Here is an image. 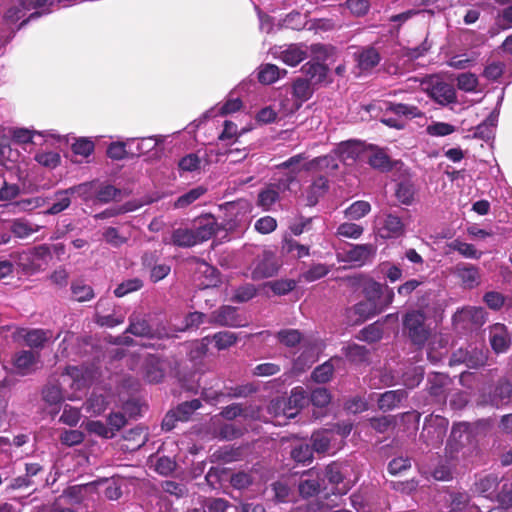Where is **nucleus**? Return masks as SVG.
Segmentation results:
<instances>
[{
  "mask_svg": "<svg viewBox=\"0 0 512 512\" xmlns=\"http://www.w3.org/2000/svg\"><path fill=\"white\" fill-rule=\"evenodd\" d=\"M403 332L411 344L423 348L432 336V329L427 324V316L422 310H410L403 316Z\"/></svg>",
  "mask_w": 512,
  "mask_h": 512,
  "instance_id": "f257e3e1",
  "label": "nucleus"
},
{
  "mask_svg": "<svg viewBox=\"0 0 512 512\" xmlns=\"http://www.w3.org/2000/svg\"><path fill=\"white\" fill-rule=\"evenodd\" d=\"M448 425V419L440 415L431 414L425 417L419 440L427 446H440L446 436Z\"/></svg>",
  "mask_w": 512,
  "mask_h": 512,
  "instance_id": "f03ea898",
  "label": "nucleus"
},
{
  "mask_svg": "<svg viewBox=\"0 0 512 512\" xmlns=\"http://www.w3.org/2000/svg\"><path fill=\"white\" fill-rule=\"evenodd\" d=\"M125 332L136 337H145L148 339H163L168 337V333L164 327L152 326L146 315L135 312L129 316V325Z\"/></svg>",
  "mask_w": 512,
  "mask_h": 512,
  "instance_id": "7ed1b4c3",
  "label": "nucleus"
},
{
  "mask_svg": "<svg viewBox=\"0 0 512 512\" xmlns=\"http://www.w3.org/2000/svg\"><path fill=\"white\" fill-rule=\"evenodd\" d=\"M482 402L500 408L507 405L512 398V381L508 378H499L488 390L481 392Z\"/></svg>",
  "mask_w": 512,
  "mask_h": 512,
  "instance_id": "20e7f679",
  "label": "nucleus"
},
{
  "mask_svg": "<svg viewBox=\"0 0 512 512\" xmlns=\"http://www.w3.org/2000/svg\"><path fill=\"white\" fill-rule=\"evenodd\" d=\"M281 267V261L270 250H264L258 254L253 262L251 277L253 280H261L275 276Z\"/></svg>",
  "mask_w": 512,
  "mask_h": 512,
  "instance_id": "39448f33",
  "label": "nucleus"
},
{
  "mask_svg": "<svg viewBox=\"0 0 512 512\" xmlns=\"http://www.w3.org/2000/svg\"><path fill=\"white\" fill-rule=\"evenodd\" d=\"M365 156L370 167L382 173L390 172L395 168L400 169L403 166L402 161L392 160L383 148L373 144L366 146Z\"/></svg>",
  "mask_w": 512,
  "mask_h": 512,
  "instance_id": "423d86ee",
  "label": "nucleus"
},
{
  "mask_svg": "<svg viewBox=\"0 0 512 512\" xmlns=\"http://www.w3.org/2000/svg\"><path fill=\"white\" fill-rule=\"evenodd\" d=\"M208 323L221 327L244 326L243 319L238 314V309L230 305H223L212 311L209 315Z\"/></svg>",
  "mask_w": 512,
  "mask_h": 512,
  "instance_id": "0eeeda50",
  "label": "nucleus"
},
{
  "mask_svg": "<svg viewBox=\"0 0 512 512\" xmlns=\"http://www.w3.org/2000/svg\"><path fill=\"white\" fill-rule=\"evenodd\" d=\"M322 473L315 468L304 471L298 482V493L301 498L309 499L321 491Z\"/></svg>",
  "mask_w": 512,
  "mask_h": 512,
  "instance_id": "6e6552de",
  "label": "nucleus"
},
{
  "mask_svg": "<svg viewBox=\"0 0 512 512\" xmlns=\"http://www.w3.org/2000/svg\"><path fill=\"white\" fill-rule=\"evenodd\" d=\"M377 246L371 243L351 245L350 249L345 251V260L363 266L375 258Z\"/></svg>",
  "mask_w": 512,
  "mask_h": 512,
  "instance_id": "1a4fd4ad",
  "label": "nucleus"
},
{
  "mask_svg": "<svg viewBox=\"0 0 512 512\" xmlns=\"http://www.w3.org/2000/svg\"><path fill=\"white\" fill-rule=\"evenodd\" d=\"M220 229L216 218L212 214H205L195 221L193 228L197 244L211 239Z\"/></svg>",
  "mask_w": 512,
  "mask_h": 512,
  "instance_id": "9d476101",
  "label": "nucleus"
},
{
  "mask_svg": "<svg viewBox=\"0 0 512 512\" xmlns=\"http://www.w3.org/2000/svg\"><path fill=\"white\" fill-rule=\"evenodd\" d=\"M356 67L361 73H368L374 69L381 61L379 51L373 46H365L359 48L353 54Z\"/></svg>",
  "mask_w": 512,
  "mask_h": 512,
  "instance_id": "9b49d317",
  "label": "nucleus"
},
{
  "mask_svg": "<svg viewBox=\"0 0 512 512\" xmlns=\"http://www.w3.org/2000/svg\"><path fill=\"white\" fill-rule=\"evenodd\" d=\"M489 342L495 353L506 352L511 345V337L507 327L502 323H495L490 326Z\"/></svg>",
  "mask_w": 512,
  "mask_h": 512,
  "instance_id": "f8f14e48",
  "label": "nucleus"
},
{
  "mask_svg": "<svg viewBox=\"0 0 512 512\" xmlns=\"http://www.w3.org/2000/svg\"><path fill=\"white\" fill-rule=\"evenodd\" d=\"M391 293V303L394 300V291L385 284H381L373 279L368 280L363 287V294L366 300L374 304H383L388 294Z\"/></svg>",
  "mask_w": 512,
  "mask_h": 512,
  "instance_id": "ddd939ff",
  "label": "nucleus"
},
{
  "mask_svg": "<svg viewBox=\"0 0 512 512\" xmlns=\"http://www.w3.org/2000/svg\"><path fill=\"white\" fill-rule=\"evenodd\" d=\"M453 274L460 280L461 285L467 289H473L480 284L479 268L469 263H458Z\"/></svg>",
  "mask_w": 512,
  "mask_h": 512,
  "instance_id": "4468645a",
  "label": "nucleus"
},
{
  "mask_svg": "<svg viewBox=\"0 0 512 512\" xmlns=\"http://www.w3.org/2000/svg\"><path fill=\"white\" fill-rule=\"evenodd\" d=\"M391 305V293L387 295L386 300L383 304H374L368 300H363L358 302L353 306L354 313L359 316L358 322H364L367 319H370L381 312H383L386 308Z\"/></svg>",
  "mask_w": 512,
  "mask_h": 512,
  "instance_id": "2eb2a0df",
  "label": "nucleus"
},
{
  "mask_svg": "<svg viewBox=\"0 0 512 512\" xmlns=\"http://www.w3.org/2000/svg\"><path fill=\"white\" fill-rule=\"evenodd\" d=\"M430 97L442 106L457 102L456 90L452 84L436 82L429 89Z\"/></svg>",
  "mask_w": 512,
  "mask_h": 512,
  "instance_id": "dca6fc26",
  "label": "nucleus"
},
{
  "mask_svg": "<svg viewBox=\"0 0 512 512\" xmlns=\"http://www.w3.org/2000/svg\"><path fill=\"white\" fill-rule=\"evenodd\" d=\"M328 190L329 181L327 177L323 175L316 177L305 191V205L308 207L315 206Z\"/></svg>",
  "mask_w": 512,
  "mask_h": 512,
  "instance_id": "f3484780",
  "label": "nucleus"
},
{
  "mask_svg": "<svg viewBox=\"0 0 512 512\" xmlns=\"http://www.w3.org/2000/svg\"><path fill=\"white\" fill-rule=\"evenodd\" d=\"M366 147L358 141H346L338 145L335 154L344 163H354L362 154H365Z\"/></svg>",
  "mask_w": 512,
  "mask_h": 512,
  "instance_id": "a211bd4d",
  "label": "nucleus"
},
{
  "mask_svg": "<svg viewBox=\"0 0 512 512\" xmlns=\"http://www.w3.org/2000/svg\"><path fill=\"white\" fill-rule=\"evenodd\" d=\"M39 358V352L21 350L14 354L13 365L21 375H27L33 370V367L39 361Z\"/></svg>",
  "mask_w": 512,
  "mask_h": 512,
  "instance_id": "6ab92c4d",
  "label": "nucleus"
},
{
  "mask_svg": "<svg viewBox=\"0 0 512 512\" xmlns=\"http://www.w3.org/2000/svg\"><path fill=\"white\" fill-rule=\"evenodd\" d=\"M339 168L336 154H328L315 157L303 165L305 171H325L331 173Z\"/></svg>",
  "mask_w": 512,
  "mask_h": 512,
  "instance_id": "aec40b11",
  "label": "nucleus"
},
{
  "mask_svg": "<svg viewBox=\"0 0 512 512\" xmlns=\"http://www.w3.org/2000/svg\"><path fill=\"white\" fill-rule=\"evenodd\" d=\"M407 397V392L404 389L388 390L379 395L377 399V406L379 410L388 412L399 407L403 399Z\"/></svg>",
  "mask_w": 512,
  "mask_h": 512,
  "instance_id": "412c9836",
  "label": "nucleus"
},
{
  "mask_svg": "<svg viewBox=\"0 0 512 512\" xmlns=\"http://www.w3.org/2000/svg\"><path fill=\"white\" fill-rule=\"evenodd\" d=\"M449 383V377L443 373H432L427 379L428 393L437 401H444L446 398L445 389Z\"/></svg>",
  "mask_w": 512,
  "mask_h": 512,
  "instance_id": "4be33fe9",
  "label": "nucleus"
},
{
  "mask_svg": "<svg viewBox=\"0 0 512 512\" xmlns=\"http://www.w3.org/2000/svg\"><path fill=\"white\" fill-rule=\"evenodd\" d=\"M301 71L312 85H317L326 80L329 69L323 63L309 61L302 66Z\"/></svg>",
  "mask_w": 512,
  "mask_h": 512,
  "instance_id": "5701e85b",
  "label": "nucleus"
},
{
  "mask_svg": "<svg viewBox=\"0 0 512 512\" xmlns=\"http://www.w3.org/2000/svg\"><path fill=\"white\" fill-rule=\"evenodd\" d=\"M255 392V388L252 384L239 385L236 387L229 388L228 392H217L211 390H204L202 395L209 400H219L221 397H230V398H238V397H247L248 395Z\"/></svg>",
  "mask_w": 512,
  "mask_h": 512,
  "instance_id": "b1692460",
  "label": "nucleus"
},
{
  "mask_svg": "<svg viewBox=\"0 0 512 512\" xmlns=\"http://www.w3.org/2000/svg\"><path fill=\"white\" fill-rule=\"evenodd\" d=\"M471 502V496L466 491H448L446 499L447 512H465Z\"/></svg>",
  "mask_w": 512,
  "mask_h": 512,
  "instance_id": "393cba45",
  "label": "nucleus"
},
{
  "mask_svg": "<svg viewBox=\"0 0 512 512\" xmlns=\"http://www.w3.org/2000/svg\"><path fill=\"white\" fill-rule=\"evenodd\" d=\"M279 200L280 191L272 183H269L259 191L256 204L264 211H269Z\"/></svg>",
  "mask_w": 512,
  "mask_h": 512,
  "instance_id": "a878e982",
  "label": "nucleus"
},
{
  "mask_svg": "<svg viewBox=\"0 0 512 512\" xmlns=\"http://www.w3.org/2000/svg\"><path fill=\"white\" fill-rule=\"evenodd\" d=\"M381 230L384 238H398L404 234L405 227L400 217L387 214Z\"/></svg>",
  "mask_w": 512,
  "mask_h": 512,
  "instance_id": "bb28decb",
  "label": "nucleus"
},
{
  "mask_svg": "<svg viewBox=\"0 0 512 512\" xmlns=\"http://www.w3.org/2000/svg\"><path fill=\"white\" fill-rule=\"evenodd\" d=\"M164 369L157 357H149L144 366V378L149 383H160L164 378Z\"/></svg>",
  "mask_w": 512,
  "mask_h": 512,
  "instance_id": "cd10ccee",
  "label": "nucleus"
},
{
  "mask_svg": "<svg viewBox=\"0 0 512 512\" xmlns=\"http://www.w3.org/2000/svg\"><path fill=\"white\" fill-rule=\"evenodd\" d=\"M415 184L411 179L405 178L396 185L395 196L404 205H411L415 200Z\"/></svg>",
  "mask_w": 512,
  "mask_h": 512,
  "instance_id": "c85d7f7f",
  "label": "nucleus"
},
{
  "mask_svg": "<svg viewBox=\"0 0 512 512\" xmlns=\"http://www.w3.org/2000/svg\"><path fill=\"white\" fill-rule=\"evenodd\" d=\"M171 243L181 248L193 247L197 244L193 228H177L171 235Z\"/></svg>",
  "mask_w": 512,
  "mask_h": 512,
  "instance_id": "c756f323",
  "label": "nucleus"
},
{
  "mask_svg": "<svg viewBox=\"0 0 512 512\" xmlns=\"http://www.w3.org/2000/svg\"><path fill=\"white\" fill-rule=\"evenodd\" d=\"M52 338V331L47 329H31L24 335L26 345L34 349H41Z\"/></svg>",
  "mask_w": 512,
  "mask_h": 512,
  "instance_id": "7c9ffc66",
  "label": "nucleus"
},
{
  "mask_svg": "<svg viewBox=\"0 0 512 512\" xmlns=\"http://www.w3.org/2000/svg\"><path fill=\"white\" fill-rule=\"evenodd\" d=\"M343 353L348 361L354 364L368 363L370 351L367 347L356 343L343 348Z\"/></svg>",
  "mask_w": 512,
  "mask_h": 512,
  "instance_id": "2f4dec72",
  "label": "nucleus"
},
{
  "mask_svg": "<svg viewBox=\"0 0 512 512\" xmlns=\"http://www.w3.org/2000/svg\"><path fill=\"white\" fill-rule=\"evenodd\" d=\"M307 57V52L297 44L289 45L280 53L279 58L289 66H297Z\"/></svg>",
  "mask_w": 512,
  "mask_h": 512,
  "instance_id": "473e14b6",
  "label": "nucleus"
},
{
  "mask_svg": "<svg viewBox=\"0 0 512 512\" xmlns=\"http://www.w3.org/2000/svg\"><path fill=\"white\" fill-rule=\"evenodd\" d=\"M314 93L313 85L308 79L297 78L294 80L292 85V95L296 98L300 105L303 102L308 101Z\"/></svg>",
  "mask_w": 512,
  "mask_h": 512,
  "instance_id": "72a5a7b5",
  "label": "nucleus"
},
{
  "mask_svg": "<svg viewBox=\"0 0 512 512\" xmlns=\"http://www.w3.org/2000/svg\"><path fill=\"white\" fill-rule=\"evenodd\" d=\"M497 125V115L493 112L479 125L475 127L474 138L488 141L494 136V130Z\"/></svg>",
  "mask_w": 512,
  "mask_h": 512,
  "instance_id": "f704fd0d",
  "label": "nucleus"
},
{
  "mask_svg": "<svg viewBox=\"0 0 512 512\" xmlns=\"http://www.w3.org/2000/svg\"><path fill=\"white\" fill-rule=\"evenodd\" d=\"M108 404L109 402L103 394L92 392L84 403V409L90 415L96 416L103 413L107 409Z\"/></svg>",
  "mask_w": 512,
  "mask_h": 512,
  "instance_id": "c9c22d12",
  "label": "nucleus"
},
{
  "mask_svg": "<svg viewBox=\"0 0 512 512\" xmlns=\"http://www.w3.org/2000/svg\"><path fill=\"white\" fill-rule=\"evenodd\" d=\"M290 457L296 463L310 464L313 461V449L308 443L298 442L292 446Z\"/></svg>",
  "mask_w": 512,
  "mask_h": 512,
  "instance_id": "e433bc0d",
  "label": "nucleus"
},
{
  "mask_svg": "<svg viewBox=\"0 0 512 512\" xmlns=\"http://www.w3.org/2000/svg\"><path fill=\"white\" fill-rule=\"evenodd\" d=\"M332 441L331 431L328 429L316 431L311 435V448L313 452L326 453Z\"/></svg>",
  "mask_w": 512,
  "mask_h": 512,
  "instance_id": "4c0bfd02",
  "label": "nucleus"
},
{
  "mask_svg": "<svg viewBox=\"0 0 512 512\" xmlns=\"http://www.w3.org/2000/svg\"><path fill=\"white\" fill-rule=\"evenodd\" d=\"M207 187L203 185H199L195 188L190 189L188 192L179 196L174 202V208L183 209L194 203L196 200L201 198L203 195L207 193Z\"/></svg>",
  "mask_w": 512,
  "mask_h": 512,
  "instance_id": "58836bf2",
  "label": "nucleus"
},
{
  "mask_svg": "<svg viewBox=\"0 0 512 512\" xmlns=\"http://www.w3.org/2000/svg\"><path fill=\"white\" fill-rule=\"evenodd\" d=\"M306 402V392L305 390L298 386L292 389L291 395L288 399H282V400H276L275 402H272V408L274 407H280L281 404L292 405L294 408H296V411H300L301 408L304 407Z\"/></svg>",
  "mask_w": 512,
  "mask_h": 512,
  "instance_id": "ea45409f",
  "label": "nucleus"
},
{
  "mask_svg": "<svg viewBox=\"0 0 512 512\" xmlns=\"http://www.w3.org/2000/svg\"><path fill=\"white\" fill-rule=\"evenodd\" d=\"M281 73L285 75L287 73L286 70H280L278 66L274 64H265L260 66L258 71V81L265 85H270L276 82L280 77Z\"/></svg>",
  "mask_w": 512,
  "mask_h": 512,
  "instance_id": "a19ab883",
  "label": "nucleus"
},
{
  "mask_svg": "<svg viewBox=\"0 0 512 512\" xmlns=\"http://www.w3.org/2000/svg\"><path fill=\"white\" fill-rule=\"evenodd\" d=\"M386 110L392 112L395 115L402 116L407 119L417 118L423 115V113L417 106L404 103L390 102Z\"/></svg>",
  "mask_w": 512,
  "mask_h": 512,
  "instance_id": "79ce46f5",
  "label": "nucleus"
},
{
  "mask_svg": "<svg viewBox=\"0 0 512 512\" xmlns=\"http://www.w3.org/2000/svg\"><path fill=\"white\" fill-rule=\"evenodd\" d=\"M368 423L376 433L384 434L390 429L395 428L397 420L393 415H382L369 418Z\"/></svg>",
  "mask_w": 512,
  "mask_h": 512,
  "instance_id": "37998d69",
  "label": "nucleus"
},
{
  "mask_svg": "<svg viewBox=\"0 0 512 512\" xmlns=\"http://www.w3.org/2000/svg\"><path fill=\"white\" fill-rule=\"evenodd\" d=\"M30 256L36 260L37 263H43V270L52 259L51 247L47 244L35 246L27 251H24V259Z\"/></svg>",
  "mask_w": 512,
  "mask_h": 512,
  "instance_id": "c03bdc74",
  "label": "nucleus"
},
{
  "mask_svg": "<svg viewBox=\"0 0 512 512\" xmlns=\"http://www.w3.org/2000/svg\"><path fill=\"white\" fill-rule=\"evenodd\" d=\"M71 292L77 302H87L95 297L93 288L80 280L71 283Z\"/></svg>",
  "mask_w": 512,
  "mask_h": 512,
  "instance_id": "a18cd8bd",
  "label": "nucleus"
},
{
  "mask_svg": "<svg viewBox=\"0 0 512 512\" xmlns=\"http://www.w3.org/2000/svg\"><path fill=\"white\" fill-rule=\"evenodd\" d=\"M56 201L45 211V214L56 215L66 210L71 204V194L68 189L55 193Z\"/></svg>",
  "mask_w": 512,
  "mask_h": 512,
  "instance_id": "49530a36",
  "label": "nucleus"
},
{
  "mask_svg": "<svg viewBox=\"0 0 512 512\" xmlns=\"http://www.w3.org/2000/svg\"><path fill=\"white\" fill-rule=\"evenodd\" d=\"M382 336V325L380 321H376L361 329L357 338L368 343H375L381 340Z\"/></svg>",
  "mask_w": 512,
  "mask_h": 512,
  "instance_id": "de8ad7c7",
  "label": "nucleus"
},
{
  "mask_svg": "<svg viewBox=\"0 0 512 512\" xmlns=\"http://www.w3.org/2000/svg\"><path fill=\"white\" fill-rule=\"evenodd\" d=\"M211 340L215 343L217 350H225L234 346L238 341V335L230 331H219L213 334Z\"/></svg>",
  "mask_w": 512,
  "mask_h": 512,
  "instance_id": "09e8293b",
  "label": "nucleus"
},
{
  "mask_svg": "<svg viewBox=\"0 0 512 512\" xmlns=\"http://www.w3.org/2000/svg\"><path fill=\"white\" fill-rule=\"evenodd\" d=\"M299 172V168L290 169L289 171L283 173L280 177L274 178V182H272V184L280 192L289 191L291 189V185L297 182Z\"/></svg>",
  "mask_w": 512,
  "mask_h": 512,
  "instance_id": "8fccbe9b",
  "label": "nucleus"
},
{
  "mask_svg": "<svg viewBox=\"0 0 512 512\" xmlns=\"http://www.w3.org/2000/svg\"><path fill=\"white\" fill-rule=\"evenodd\" d=\"M123 439L132 442L131 446H127L128 449L135 450L143 446L147 440V433L145 430L137 426L125 432Z\"/></svg>",
  "mask_w": 512,
  "mask_h": 512,
  "instance_id": "3c124183",
  "label": "nucleus"
},
{
  "mask_svg": "<svg viewBox=\"0 0 512 512\" xmlns=\"http://www.w3.org/2000/svg\"><path fill=\"white\" fill-rule=\"evenodd\" d=\"M42 396L49 405H57L64 400L62 389L58 383L47 384L42 391Z\"/></svg>",
  "mask_w": 512,
  "mask_h": 512,
  "instance_id": "603ef678",
  "label": "nucleus"
},
{
  "mask_svg": "<svg viewBox=\"0 0 512 512\" xmlns=\"http://www.w3.org/2000/svg\"><path fill=\"white\" fill-rule=\"evenodd\" d=\"M323 477L332 485L342 483L345 478L342 464L338 462L328 464L324 469Z\"/></svg>",
  "mask_w": 512,
  "mask_h": 512,
  "instance_id": "864d4df0",
  "label": "nucleus"
},
{
  "mask_svg": "<svg viewBox=\"0 0 512 512\" xmlns=\"http://www.w3.org/2000/svg\"><path fill=\"white\" fill-rule=\"evenodd\" d=\"M10 231L17 238H26V237L32 235L33 233L37 232L38 229L35 228L27 220L15 219L11 223Z\"/></svg>",
  "mask_w": 512,
  "mask_h": 512,
  "instance_id": "5fc2aeb1",
  "label": "nucleus"
},
{
  "mask_svg": "<svg viewBox=\"0 0 512 512\" xmlns=\"http://www.w3.org/2000/svg\"><path fill=\"white\" fill-rule=\"evenodd\" d=\"M201 407L199 399H193L185 401L177 405L173 410L180 419V421H187L193 415V413Z\"/></svg>",
  "mask_w": 512,
  "mask_h": 512,
  "instance_id": "6e6d98bb",
  "label": "nucleus"
},
{
  "mask_svg": "<svg viewBox=\"0 0 512 512\" xmlns=\"http://www.w3.org/2000/svg\"><path fill=\"white\" fill-rule=\"evenodd\" d=\"M371 211V205L367 201L359 200L352 203L346 210L345 215L350 220H359Z\"/></svg>",
  "mask_w": 512,
  "mask_h": 512,
  "instance_id": "4d7b16f0",
  "label": "nucleus"
},
{
  "mask_svg": "<svg viewBox=\"0 0 512 512\" xmlns=\"http://www.w3.org/2000/svg\"><path fill=\"white\" fill-rule=\"evenodd\" d=\"M120 194L121 191L110 184L100 185L95 190V198L100 203H109L115 200Z\"/></svg>",
  "mask_w": 512,
  "mask_h": 512,
  "instance_id": "13d9d810",
  "label": "nucleus"
},
{
  "mask_svg": "<svg viewBox=\"0 0 512 512\" xmlns=\"http://www.w3.org/2000/svg\"><path fill=\"white\" fill-rule=\"evenodd\" d=\"M449 248L459 252L466 258L479 259L481 256V253L477 251L473 244L462 242L458 239L452 241L449 244Z\"/></svg>",
  "mask_w": 512,
  "mask_h": 512,
  "instance_id": "bf43d9fd",
  "label": "nucleus"
},
{
  "mask_svg": "<svg viewBox=\"0 0 512 512\" xmlns=\"http://www.w3.org/2000/svg\"><path fill=\"white\" fill-rule=\"evenodd\" d=\"M282 251L285 253H295L294 257L300 259L310 254L309 246L302 245L294 239H285L282 245Z\"/></svg>",
  "mask_w": 512,
  "mask_h": 512,
  "instance_id": "052dcab7",
  "label": "nucleus"
},
{
  "mask_svg": "<svg viewBox=\"0 0 512 512\" xmlns=\"http://www.w3.org/2000/svg\"><path fill=\"white\" fill-rule=\"evenodd\" d=\"M196 262L198 264V272L202 273L206 278V282H203L202 284L206 287L215 286L218 282L217 269L203 260L197 259Z\"/></svg>",
  "mask_w": 512,
  "mask_h": 512,
  "instance_id": "680f3d73",
  "label": "nucleus"
},
{
  "mask_svg": "<svg viewBox=\"0 0 512 512\" xmlns=\"http://www.w3.org/2000/svg\"><path fill=\"white\" fill-rule=\"evenodd\" d=\"M476 491L484 496L488 497L492 494L498 486V478L494 475H487L476 482Z\"/></svg>",
  "mask_w": 512,
  "mask_h": 512,
  "instance_id": "e2e57ef3",
  "label": "nucleus"
},
{
  "mask_svg": "<svg viewBox=\"0 0 512 512\" xmlns=\"http://www.w3.org/2000/svg\"><path fill=\"white\" fill-rule=\"evenodd\" d=\"M277 338L287 347H295L302 340V334L296 329H283L277 333Z\"/></svg>",
  "mask_w": 512,
  "mask_h": 512,
  "instance_id": "0e129e2a",
  "label": "nucleus"
},
{
  "mask_svg": "<svg viewBox=\"0 0 512 512\" xmlns=\"http://www.w3.org/2000/svg\"><path fill=\"white\" fill-rule=\"evenodd\" d=\"M143 287V282L139 278L128 279L120 283L114 290L116 297H124L129 293L138 291Z\"/></svg>",
  "mask_w": 512,
  "mask_h": 512,
  "instance_id": "69168bd1",
  "label": "nucleus"
},
{
  "mask_svg": "<svg viewBox=\"0 0 512 512\" xmlns=\"http://www.w3.org/2000/svg\"><path fill=\"white\" fill-rule=\"evenodd\" d=\"M161 488L165 493L171 496H175L177 499L188 495V489L183 483L165 480L161 483Z\"/></svg>",
  "mask_w": 512,
  "mask_h": 512,
  "instance_id": "338daca9",
  "label": "nucleus"
},
{
  "mask_svg": "<svg viewBox=\"0 0 512 512\" xmlns=\"http://www.w3.org/2000/svg\"><path fill=\"white\" fill-rule=\"evenodd\" d=\"M333 372V365L329 362H325L313 370L311 377L317 383H326L332 378Z\"/></svg>",
  "mask_w": 512,
  "mask_h": 512,
  "instance_id": "774afa93",
  "label": "nucleus"
}]
</instances>
